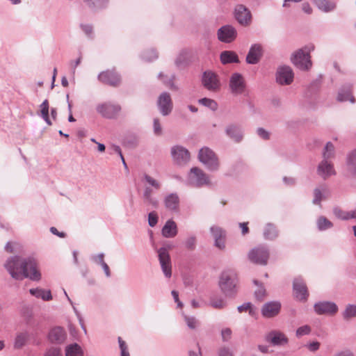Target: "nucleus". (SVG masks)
<instances>
[{
    "instance_id": "ddd939ff",
    "label": "nucleus",
    "mask_w": 356,
    "mask_h": 356,
    "mask_svg": "<svg viewBox=\"0 0 356 356\" xmlns=\"http://www.w3.org/2000/svg\"><path fill=\"white\" fill-rule=\"evenodd\" d=\"M229 88L234 95L242 94L245 89V83L243 76L239 73H234L229 80Z\"/></svg>"
},
{
    "instance_id": "72a5a7b5",
    "label": "nucleus",
    "mask_w": 356,
    "mask_h": 356,
    "mask_svg": "<svg viewBox=\"0 0 356 356\" xmlns=\"http://www.w3.org/2000/svg\"><path fill=\"white\" fill-rule=\"evenodd\" d=\"M29 337V335L27 332H22L17 333L14 341V348L15 349L22 348L26 343Z\"/></svg>"
},
{
    "instance_id": "6ab92c4d",
    "label": "nucleus",
    "mask_w": 356,
    "mask_h": 356,
    "mask_svg": "<svg viewBox=\"0 0 356 356\" xmlns=\"http://www.w3.org/2000/svg\"><path fill=\"white\" fill-rule=\"evenodd\" d=\"M263 47L261 44H252L246 56V62L251 65L258 63L263 56Z\"/></svg>"
},
{
    "instance_id": "c85d7f7f",
    "label": "nucleus",
    "mask_w": 356,
    "mask_h": 356,
    "mask_svg": "<svg viewBox=\"0 0 356 356\" xmlns=\"http://www.w3.org/2000/svg\"><path fill=\"white\" fill-rule=\"evenodd\" d=\"M178 232L176 222L172 220H168L162 228L161 233L165 238H173Z\"/></svg>"
},
{
    "instance_id": "13d9d810",
    "label": "nucleus",
    "mask_w": 356,
    "mask_h": 356,
    "mask_svg": "<svg viewBox=\"0 0 356 356\" xmlns=\"http://www.w3.org/2000/svg\"><path fill=\"white\" fill-rule=\"evenodd\" d=\"M232 330L229 328H224L221 331V336L223 341H228L232 337Z\"/></svg>"
},
{
    "instance_id": "4d7b16f0",
    "label": "nucleus",
    "mask_w": 356,
    "mask_h": 356,
    "mask_svg": "<svg viewBox=\"0 0 356 356\" xmlns=\"http://www.w3.org/2000/svg\"><path fill=\"white\" fill-rule=\"evenodd\" d=\"M175 78V75L172 74L170 76H169L168 81H163V83L166 86L169 87L171 90H177L178 87L174 83Z\"/></svg>"
},
{
    "instance_id": "f704fd0d",
    "label": "nucleus",
    "mask_w": 356,
    "mask_h": 356,
    "mask_svg": "<svg viewBox=\"0 0 356 356\" xmlns=\"http://www.w3.org/2000/svg\"><path fill=\"white\" fill-rule=\"evenodd\" d=\"M49 105L47 99H45L40 105V113L42 118L45 121L48 125H51V122L49 116Z\"/></svg>"
},
{
    "instance_id": "393cba45",
    "label": "nucleus",
    "mask_w": 356,
    "mask_h": 356,
    "mask_svg": "<svg viewBox=\"0 0 356 356\" xmlns=\"http://www.w3.org/2000/svg\"><path fill=\"white\" fill-rule=\"evenodd\" d=\"M154 191L155 190L153 188L145 186L143 197L145 204L152 206L153 208H157L159 206V200L154 197Z\"/></svg>"
},
{
    "instance_id": "69168bd1",
    "label": "nucleus",
    "mask_w": 356,
    "mask_h": 356,
    "mask_svg": "<svg viewBox=\"0 0 356 356\" xmlns=\"http://www.w3.org/2000/svg\"><path fill=\"white\" fill-rule=\"evenodd\" d=\"M81 28L83 31V32L88 36H90L92 33V27L90 24H81Z\"/></svg>"
},
{
    "instance_id": "cd10ccee",
    "label": "nucleus",
    "mask_w": 356,
    "mask_h": 356,
    "mask_svg": "<svg viewBox=\"0 0 356 356\" xmlns=\"http://www.w3.org/2000/svg\"><path fill=\"white\" fill-rule=\"evenodd\" d=\"M66 333L61 327L52 328L49 333V339L52 343H60L65 341Z\"/></svg>"
},
{
    "instance_id": "20e7f679",
    "label": "nucleus",
    "mask_w": 356,
    "mask_h": 356,
    "mask_svg": "<svg viewBox=\"0 0 356 356\" xmlns=\"http://www.w3.org/2000/svg\"><path fill=\"white\" fill-rule=\"evenodd\" d=\"M200 161L210 171H216L219 168L218 158L215 152L207 147L200 149L198 154Z\"/></svg>"
},
{
    "instance_id": "7c9ffc66",
    "label": "nucleus",
    "mask_w": 356,
    "mask_h": 356,
    "mask_svg": "<svg viewBox=\"0 0 356 356\" xmlns=\"http://www.w3.org/2000/svg\"><path fill=\"white\" fill-rule=\"evenodd\" d=\"M337 100L339 102L349 100L351 103H355V98L351 95L350 86H344L340 89L337 95Z\"/></svg>"
},
{
    "instance_id": "338daca9",
    "label": "nucleus",
    "mask_w": 356,
    "mask_h": 356,
    "mask_svg": "<svg viewBox=\"0 0 356 356\" xmlns=\"http://www.w3.org/2000/svg\"><path fill=\"white\" fill-rule=\"evenodd\" d=\"M309 350L312 352H314L319 349L320 343L318 341H314L307 345Z\"/></svg>"
},
{
    "instance_id": "39448f33",
    "label": "nucleus",
    "mask_w": 356,
    "mask_h": 356,
    "mask_svg": "<svg viewBox=\"0 0 356 356\" xmlns=\"http://www.w3.org/2000/svg\"><path fill=\"white\" fill-rule=\"evenodd\" d=\"M314 49V47H305L294 52L291 56V61L298 68L307 70L312 67L309 53Z\"/></svg>"
},
{
    "instance_id": "c9c22d12",
    "label": "nucleus",
    "mask_w": 356,
    "mask_h": 356,
    "mask_svg": "<svg viewBox=\"0 0 356 356\" xmlns=\"http://www.w3.org/2000/svg\"><path fill=\"white\" fill-rule=\"evenodd\" d=\"M83 352L79 345L72 343L65 348V356H83Z\"/></svg>"
},
{
    "instance_id": "2eb2a0df",
    "label": "nucleus",
    "mask_w": 356,
    "mask_h": 356,
    "mask_svg": "<svg viewBox=\"0 0 356 356\" xmlns=\"http://www.w3.org/2000/svg\"><path fill=\"white\" fill-rule=\"evenodd\" d=\"M276 80L281 85H289L293 80V72L289 66L280 67L276 73Z\"/></svg>"
},
{
    "instance_id": "5701e85b",
    "label": "nucleus",
    "mask_w": 356,
    "mask_h": 356,
    "mask_svg": "<svg viewBox=\"0 0 356 356\" xmlns=\"http://www.w3.org/2000/svg\"><path fill=\"white\" fill-rule=\"evenodd\" d=\"M266 340L273 346H282L288 343V339L284 334L272 331L266 336Z\"/></svg>"
},
{
    "instance_id": "a18cd8bd",
    "label": "nucleus",
    "mask_w": 356,
    "mask_h": 356,
    "mask_svg": "<svg viewBox=\"0 0 356 356\" xmlns=\"http://www.w3.org/2000/svg\"><path fill=\"white\" fill-rule=\"evenodd\" d=\"M320 1L321 3V5H323L325 6L324 8H318L320 10L323 12L328 13L332 11L336 7V3L334 1H331L329 0H320Z\"/></svg>"
},
{
    "instance_id": "ea45409f",
    "label": "nucleus",
    "mask_w": 356,
    "mask_h": 356,
    "mask_svg": "<svg viewBox=\"0 0 356 356\" xmlns=\"http://www.w3.org/2000/svg\"><path fill=\"white\" fill-rule=\"evenodd\" d=\"M317 227L320 231H324L332 227L333 224L324 216H320L316 221Z\"/></svg>"
},
{
    "instance_id": "774afa93",
    "label": "nucleus",
    "mask_w": 356,
    "mask_h": 356,
    "mask_svg": "<svg viewBox=\"0 0 356 356\" xmlns=\"http://www.w3.org/2000/svg\"><path fill=\"white\" fill-rule=\"evenodd\" d=\"M332 356H354V355L349 350H342L336 353Z\"/></svg>"
},
{
    "instance_id": "c756f323",
    "label": "nucleus",
    "mask_w": 356,
    "mask_h": 356,
    "mask_svg": "<svg viewBox=\"0 0 356 356\" xmlns=\"http://www.w3.org/2000/svg\"><path fill=\"white\" fill-rule=\"evenodd\" d=\"M328 193V190L326 186H321L316 187L314 190V199L312 203L316 205H321V202L323 200L325 199L326 195Z\"/></svg>"
},
{
    "instance_id": "a19ab883",
    "label": "nucleus",
    "mask_w": 356,
    "mask_h": 356,
    "mask_svg": "<svg viewBox=\"0 0 356 356\" xmlns=\"http://www.w3.org/2000/svg\"><path fill=\"white\" fill-rule=\"evenodd\" d=\"M264 236L265 238L273 240L277 236V231L272 224H268L264 229Z\"/></svg>"
},
{
    "instance_id": "58836bf2",
    "label": "nucleus",
    "mask_w": 356,
    "mask_h": 356,
    "mask_svg": "<svg viewBox=\"0 0 356 356\" xmlns=\"http://www.w3.org/2000/svg\"><path fill=\"white\" fill-rule=\"evenodd\" d=\"M209 305L215 309H220L226 306V301L222 297L213 296L210 298Z\"/></svg>"
},
{
    "instance_id": "79ce46f5",
    "label": "nucleus",
    "mask_w": 356,
    "mask_h": 356,
    "mask_svg": "<svg viewBox=\"0 0 356 356\" xmlns=\"http://www.w3.org/2000/svg\"><path fill=\"white\" fill-rule=\"evenodd\" d=\"M334 155V147L332 143L328 142L325 145L324 151L323 153V157L324 160H328L332 158Z\"/></svg>"
},
{
    "instance_id": "2f4dec72",
    "label": "nucleus",
    "mask_w": 356,
    "mask_h": 356,
    "mask_svg": "<svg viewBox=\"0 0 356 356\" xmlns=\"http://www.w3.org/2000/svg\"><path fill=\"white\" fill-rule=\"evenodd\" d=\"M220 60L223 64L238 63L237 54L232 51H224L220 54Z\"/></svg>"
},
{
    "instance_id": "de8ad7c7",
    "label": "nucleus",
    "mask_w": 356,
    "mask_h": 356,
    "mask_svg": "<svg viewBox=\"0 0 356 356\" xmlns=\"http://www.w3.org/2000/svg\"><path fill=\"white\" fill-rule=\"evenodd\" d=\"M184 320L190 329H195L198 326V321L194 316L184 315Z\"/></svg>"
},
{
    "instance_id": "c03bdc74",
    "label": "nucleus",
    "mask_w": 356,
    "mask_h": 356,
    "mask_svg": "<svg viewBox=\"0 0 356 356\" xmlns=\"http://www.w3.org/2000/svg\"><path fill=\"white\" fill-rule=\"evenodd\" d=\"M254 283L258 286L254 292L256 298L260 301L263 300L266 296V289L261 284H259V282L257 280H254Z\"/></svg>"
},
{
    "instance_id": "f03ea898",
    "label": "nucleus",
    "mask_w": 356,
    "mask_h": 356,
    "mask_svg": "<svg viewBox=\"0 0 356 356\" xmlns=\"http://www.w3.org/2000/svg\"><path fill=\"white\" fill-rule=\"evenodd\" d=\"M237 283L236 273L232 270H227L221 273L218 285L225 296L232 297L237 292Z\"/></svg>"
},
{
    "instance_id": "4468645a",
    "label": "nucleus",
    "mask_w": 356,
    "mask_h": 356,
    "mask_svg": "<svg viewBox=\"0 0 356 356\" xmlns=\"http://www.w3.org/2000/svg\"><path fill=\"white\" fill-rule=\"evenodd\" d=\"M202 84L209 90L216 92L220 88L218 76L212 72H205L202 76Z\"/></svg>"
},
{
    "instance_id": "f3484780",
    "label": "nucleus",
    "mask_w": 356,
    "mask_h": 356,
    "mask_svg": "<svg viewBox=\"0 0 356 356\" xmlns=\"http://www.w3.org/2000/svg\"><path fill=\"white\" fill-rule=\"evenodd\" d=\"M120 110L121 107L120 105L110 103L102 104L97 106V112L107 118L115 117Z\"/></svg>"
},
{
    "instance_id": "f257e3e1",
    "label": "nucleus",
    "mask_w": 356,
    "mask_h": 356,
    "mask_svg": "<svg viewBox=\"0 0 356 356\" xmlns=\"http://www.w3.org/2000/svg\"><path fill=\"white\" fill-rule=\"evenodd\" d=\"M4 267L15 280H22L26 277L38 281L41 279L36 261L31 257L24 259L17 256L10 257L5 262Z\"/></svg>"
},
{
    "instance_id": "bb28decb",
    "label": "nucleus",
    "mask_w": 356,
    "mask_h": 356,
    "mask_svg": "<svg viewBox=\"0 0 356 356\" xmlns=\"http://www.w3.org/2000/svg\"><path fill=\"white\" fill-rule=\"evenodd\" d=\"M211 232L215 239V245L219 249L225 248V234L222 229L217 226H212Z\"/></svg>"
},
{
    "instance_id": "423d86ee",
    "label": "nucleus",
    "mask_w": 356,
    "mask_h": 356,
    "mask_svg": "<svg viewBox=\"0 0 356 356\" xmlns=\"http://www.w3.org/2000/svg\"><path fill=\"white\" fill-rule=\"evenodd\" d=\"M248 258L254 264L266 265L269 258L268 250L261 245L256 247L249 252Z\"/></svg>"
},
{
    "instance_id": "09e8293b",
    "label": "nucleus",
    "mask_w": 356,
    "mask_h": 356,
    "mask_svg": "<svg viewBox=\"0 0 356 356\" xmlns=\"http://www.w3.org/2000/svg\"><path fill=\"white\" fill-rule=\"evenodd\" d=\"M333 214L340 220H347L348 211H343L339 207L333 209Z\"/></svg>"
},
{
    "instance_id": "5fc2aeb1",
    "label": "nucleus",
    "mask_w": 356,
    "mask_h": 356,
    "mask_svg": "<svg viewBox=\"0 0 356 356\" xmlns=\"http://www.w3.org/2000/svg\"><path fill=\"white\" fill-rule=\"evenodd\" d=\"M118 342L120 348L121 356H129L127 346L125 342L121 339V337H118Z\"/></svg>"
},
{
    "instance_id": "a878e982",
    "label": "nucleus",
    "mask_w": 356,
    "mask_h": 356,
    "mask_svg": "<svg viewBox=\"0 0 356 356\" xmlns=\"http://www.w3.org/2000/svg\"><path fill=\"white\" fill-rule=\"evenodd\" d=\"M165 208L171 211H177L179 206V197L177 193H170L164 198Z\"/></svg>"
},
{
    "instance_id": "9d476101",
    "label": "nucleus",
    "mask_w": 356,
    "mask_h": 356,
    "mask_svg": "<svg viewBox=\"0 0 356 356\" xmlns=\"http://www.w3.org/2000/svg\"><path fill=\"white\" fill-rule=\"evenodd\" d=\"M217 35L220 42L230 43L236 39L237 31L232 26L225 25L218 30Z\"/></svg>"
},
{
    "instance_id": "864d4df0",
    "label": "nucleus",
    "mask_w": 356,
    "mask_h": 356,
    "mask_svg": "<svg viewBox=\"0 0 356 356\" xmlns=\"http://www.w3.org/2000/svg\"><path fill=\"white\" fill-rule=\"evenodd\" d=\"M86 2L90 7H94L97 8H102L106 4V0H90Z\"/></svg>"
},
{
    "instance_id": "8fccbe9b",
    "label": "nucleus",
    "mask_w": 356,
    "mask_h": 356,
    "mask_svg": "<svg viewBox=\"0 0 356 356\" xmlns=\"http://www.w3.org/2000/svg\"><path fill=\"white\" fill-rule=\"evenodd\" d=\"M311 332V327L307 325H303L298 327L296 330V336L298 337H301L304 335H307Z\"/></svg>"
},
{
    "instance_id": "a211bd4d",
    "label": "nucleus",
    "mask_w": 356,
    "mask_h": 356,
    "mask_svg": "<svg viewBox=\"0 0 356 356\" xmlns=\"http://www.w3.org/2000/svg\"><path fill=\"white\" fill-rule=\"evenodd\" d=\"M295 298L300 301H305L309 296L307 286L300 278H296L293 284Z\"/></svg>"
},
{
    "instance_id": "6e6d98bb",
    "label": "nucleus",
    "mask_w": 356,
    "mask_h": 356,
    "mask_svg": "<svg viewBox=\"0 0 356 356\" xmlns=\"http://www.w3.org/2000/svg\"><path fill=\"white\" fill-rule=\"evenodd\" d=\"M158 222V216L154 211L150 212L148 215V224L150 227H154Z\"/></svg>"
},
{
    "instance_id": "052dcab7",
    "label": "nucleus",
    "mask_w": 356,
    "mask_h": 356,
    "mask_svg": "<svg viewBox=\"0 0 356 356\" xmlns=\"http://www.w3.org/2000/svg\"><path fill=\"white\" fill-rule=\"evenodd\" d=\"M44 356H62V354L60 348H51L46 352Z\"/></svg>"
},
{
    "instance_id": "4be33fe9",
    "label": "nucleus",
    "mask_w": 356,
    "mask_h": 356,
    "mask_svg": "<svg viewBox=\"0 0 356 356\" xmlns=\"http://www.w3.org/2000/svg\"><path fill=\"white\" fill-rule=\"evenodd\" d=\"M98 79L100 81L112 86H117L120 82L119 75L109 70L100 73L98 76Z\"/></svg>"
},
{
    "instance_id": "0eeeda50",
    "label": "nucleus",
    "mask_w": 356,
    "mask_h": 356,
    "mask_svg": "<svg viewBox=\"0 0 356 356\" xmlns=\"http://www.w3.org/2000/svg\"><path fill=\"white\" fill-rule=\"evenodd\" d=\"M171 156L173 161L179 165H186L191 159L190 152L183 146L175 145L171 148Z\"/></svg>"
},
{
    "instance_id": "49530a36",
    "label": "nucleus",
    "mask_w": 356,
    "mask_h": 356,
    "mask_svg": "<svg viewBox=\"0 0 356 356\" xmlns=\"http://www.w3.org/2000/svg\"><path fill=\"white\" fill-rule=\"evenodd\" d=\"M237 309L240 313L248 311L249 314L251 316H253L255 314V311L252 307V305L250 302H245L238 306Z\"/></svg>"
},
{
    "instance_id": "b1692460",
    "label": "nucleus",
    "mask_w": 356,
    "mask_h": 356,
    "mask_svg": "<svg viewBox=\"0 0 356 356\" xmlns=\"http://www.w3.org/2000/svg\"><path fill=\"white\" fill-rule=\"evenodd\" d=\"M346 172L348 177H356V148L350 152L347 156Z\"/></svg>"
},
{
    "instance_id": "dca6fc26",
    "label": "nucleus",
    "mask_w": 356,
    "mask_h": 356,
    "mask_svg": "<svg viewBox=\"0 0 356 356\" xmlns=\"http://www.w3.org/2000/svg\"><path fill=\"white\" fill-rule=\"evenodd\" d=\"M314 311L317 314L332 315L338 311L337 305L333 302L322 301L316 303L314 306Z\"/></svg>"
},
{
    "instance_id": "473e14b6",
    "label": "nucleus",
    "mask_w": 356,
    "mask_h": 356,
    "mask_svg": "<svg viewBox=\"0 0 356 356\" xmlns=\"http://www.w3.org/2000/svg\"><path fill=\"white\" fill-rule=\"evenodd\" d=\"M30 293L38 298H42L43 300H50L52 299V296L50 291H45L42 289L36 288L31 289Z\"/></svg>"
},
{
    "instance_id": "412c9836",
    "label": "nucleus",
    "mask_w": 356,
    "mask_h": 356,
    "mask_svg": "<svg viewBox=\"0 0 356 356\" xmlns=\"http://www.w3.org/2000/svg\"><path fill=\"white\" fill-rule=\"evenodd\" d=\"M317 172L324 179L336 174L332 163L328 160L324 159L318 164Z\"/></svg>"
},
{
    "instance_id": "1a4fd4ad",
    "label": "nucleus",
    "mask_w": 356,
    "mask_h": 356,
    "mask_svg": "<svg viewBox=\"0 0 356 356\" xmlns=\"http://www.w3.org/2000/svg\"><path fill=\"white\" fill-rule=\"evenodd\" d=\"M234 15L237 22L242 26H247L251 24L252 15L248 8L239 4L235 7Z\"/></svg>"
},
{
    "instance_id": "3c124183",
    "label": "nucleus",
    "mask_w": 356,
    "mask_h": 356,
    "mask_svg": "<svg viewBox=\"0 0 356 356\" xmlns=\"http://www.w3.org/2000/svg\"><path fill=\"white\" fill-rule=\"evenodd\" d=\"M157 57L158 56L156 52L153 49L149 51L148 52H145L143 54V60L149 62L155 60L156 58H157Z\"/></svg>"
},
{
    "instance_id": "6e6552de",
    "label": "nucleus",
    "mask_w": 356,
    "mask_h": 356,
    "mask_svg": "<svg viewBox=\"0 0 356 356\" xmlns=\"http://www.w3.org/2000/svg\"><path fill=\"white\" fill-rule=\"evenodd\" d=\"M159 263L166 277H170L172 275L171 261L168 251L165 248H161L158 250Z\"/></svg>"
},
{
    "instance_id": "0e129e2a",
    "label": "nucleus",
    "mask_w": 356,
    "mask_h": 356,
    "mask_svg": "<svg viewBox=\"0 0 356 356\" xmlns=\"http://www.w3.org/2000/svg\"><path fill=\"white\" fill-rule=\"evenodd\" d=\"M218 356H233L229 348L222 347L218 350Z\"/></svg>"
},
{
    "instance_id": "7ed1b4c3",
    "label": "nucleus",
    "mask_w": 356,
    "mask_h": 356,
    "mask_svg": "<svg viewBox=\"0 0 356 356\" xmlns=\"http://www.w3.org/2000/svg\"><path fill=\"white\" fill-rule=\"evenodd\" d=\"M186 183L193 187H202L211 185L209 177L200 168H192L186 177Z\"/></svg>"
},
{
    "instance_id": "680f3d73",
    "label": "nucleus",
    "mask_w": 356,
    "mask_h": 356,
    "mask_svg": "<svg viewBox=\"0 0 356 356\" xmlns=\"http://www.w3.org/2000/svg\"><path fill=\"white\" fill-rule=\"evenodd\" d=\"M104 253H99L97 255H94L92 257V259L94 262H95L97 264L102 265L104 263H105L104 260Z\"/></svg>"
},
{
    "instance_id": "4c0bfd02",
    "label": "nucleus",
    "mask_w": 356,
    "mask_h": 356,
    "mask_svg": "<svg viewBox=\"0 0 356 356\" xmlns=\"http://www.w3.org/2000/svg\"><path fill=\"white\" fill-rule=\"evenodd\" d=\"M143 181L145 186L153 188L155 191H159L161 188V182L147 174L143 175Z\"/></svg>"
},
{
    "instance_id": "e433bc0d",
    "label": "nucleus",
    "mask_w": 356,
    "mask_h": 356,
    "mask_svg": "<svg viewBox=\"0 0 356 356\" xmlns=\"http://www.w3.org/2000/svg\"><path fill=\"white\" fill-rule=\"evenodd\" d=\"M342 317L346 321H349L356 317V305L348 304L343 312H342Z\"/></svg>"
},
{
    "instance_id": "f8f14e48",
    "label": "nucleus",
    "mask_w": 356,
    "mask_h": 356,
    "mask_svg": "<svg viewBox=\"0 0 356 356\" xmlns=\"http://www.w3.org/2000/svg\"><path fill=\"white\" fill-rule=\"evenodd\" d=\"M225 131L226 135L235 143H240L243 139V129L239 124L231 123L227 125Z\"/></svg>"
},
{
    "instance_id": "aec40b11",
    "label": "nucleus",
    "mask_w": 356,
    "mask_h": 356,
    "mask_svg": "<svg viewBox=\"0 0 356 356\" xmlns=\"http://www.w3.org/2000/svg\"><path fill=\"white\" fill-rule=\"evenodd\" d=\"M280 308L281 304L279 302H268L263 305L261 314L266 318H272L279 314Z\"/></svg>"
},
{
    "instance_id": "37998d69",
    "label": "nucleus",
    "mask_w": 356,
    "mask_h": 356,
    "mask_svg": "<svg viewBox=\"0 0 356 356\" xmlns=\"http://www.w3.org/2000/svg\"><path fill=\"white\" fill-rule=\"evenodd\" d=\"M198 102L200 104L209 108L212 111H216L218 108V104L213 99L204 97L199 99Z\"/></svg>"
},
{
    "instance_id": "bf43d9fd",
    "label": "nucleus",
    "mask_w": 356,
    "mask_h": 356,
    "mask_svg": "<svg viewBox=\"0 0 356 356\" xmlns=\"http://www.w3.org/2000/svg\"><path fill=\"white\" fill-rule=\"evenodd\" d=\"M196 238L195 236L188 237L185 241V246L187 249L193 250L195 246Z\"/></svg>"
},
{
    "instance_id": "9b49d317",
    "label": "nucleus",
    "mask_w": 356,
    "mask_h": 356,
    "mask_svg": "<svg viewBox=\"0 0 356 356\" xmlns=\"http://www.w3.org/2000/svg\"><path fill=\"white\" fill-rule=\"evenodd\" d=\"M157 105L159 111L163 115H168L173 107L170 95L166 92H162L158 98Z\"/></svg>"
},
{
    "instance_id": "603ef678",
    "label": "nucleus",
    "mask_w": 356,
    "mask_h": 356,
    "mask_svg": "<svg viewBox=\"0 0 356 356\" xmlns=\"http://www.w3.org/2000/svg\"><path fill=\"white\" fill-rule=\"evenodd\" d=\"M153 131L154 134L156 136H161L162 134V127L158 118L154 119Z\"/></svg>"
},
{
    "instance_id": "e2e57ef3",
    "label": "nucleus",
    "mask_w": 356,
    "mask_h": 356,
    "mask_svg": "<svg viewBox=\"0 0 356 356\" xmlns=\"http://www.w3.org/2000/svg\"><path fill=\"white\" fill-rule=\"evenodd\" d=\"M257 133L259 135V136L261 137V138L264 140L269 139L270 134L266 129L263 128H258L257 130Z\"/></svg>"
}]
</instances>
